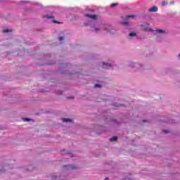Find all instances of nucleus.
Listing matches in <instances>:
<instances>
[{
  "label": "nucleus",
  "instance_id": "nucleus-8",
  "mask_svg": "<svg viewBox=\"0 0 180 180\" xmlns=\"http://www.w3.org/2000/svg\"><path fill=\"white\" fill-rule=\"evenodd\" d=\"M129 36H130V37H133L134 36H136V33H134V32H131L129 34Z\"/></svg>",
  "mask_w": 180,
  "mask_h": 180
},
{
  "label": "nucleus",
  "instance_id": "nucleus-14",
  "mask_svg": "<svg viewBox=\"0 0 180 180\" xmlns=\"http://www.w3.org/2000/svg\"><path fill=\"white\" fill-rule=\"evenodd\" d=\"M47 19H53L54 18V17L53 16H46Z\"/></svg>",
  "mask_w": 180,
  "mask_h": 180
},
{
  "label": "nucleus",
  "instance_id": "nucleus-15",
  "mask_svg": "<svg viewBox=\"0 0 180 180\" xmlns=\"http://www.w3.org/2000/svg\"><path fill=\"white\" fill-rule=\"evenodd\" d=\"M122 25H129V22H122Z\"/></svg>",
  "mask_w": 180,
  "mask_h": 180
},
{
  "label": "nucleus",
  "instance_id": "nucleus-5",
  "mask_svg": "<svg viewBox=\"0 0 180 180\" xmlns=\"http://www.w3.org/2000/svg\"><path fill=\"white\" fill-rule=\"evenodd\" d=\"M110 141H117V136H113L110 138Z\"/></svg>",
  "mask_w": 180,
  "mask_h": 180
},
{
  "label": "nucleus",
  "instance_id": "nucleus-21",
  "mask_svg": "<svg viewBox=\"0 0 180 180\" xmlns=\"http://www.w3.org/2000/svg\"><path fill=\"white\" fill-rule=\"evenodd\" d=\"M105 179H109L106 178Z\"/></svg>",
  "mask_w": 180,
  "mask_h": 180
},
{
  "label": "nucleus",
  "instance_id": "nucleus-10",
  "mask_svg": "<svg viewBox=\"0 0 180 180\" xmlns=\"http://www.w3.org/2000/svg\"><path fill=\"white\" fill-rule=\"evenodd\" d=\"M127 19H129V18H134V15H127Z\"/></svg>",
  "mask_w": 180,
  "mask_h": 180
},
{
  "label": "nucleus",
  "instance_id": "nucleus-13",
  "mask_svg": "<svg viewBox=\"0 0 180 180\" xmlns=\"http://www.w3.org/2000/svg\"><path fill=\"white\" fill-rule=\"evenodd\" d=\"M24 120L25 122H30V119H29V118H25Z\"/></svg>",
  "mask_w": 180,
  "mask_h": 180
},
{
  "label": "nucleus",
  "instance_id": "nucleus-19",
  "mask_svg": "<svg viewBox=\"0 0 180 180\" xmlns=\"http://www.w3.org/2000/svg\"><path fill=\"white\" fill-rule=\"evenodd\" d=\"M165 131V133H168V131Z\"/></svg>",
  "mask_w": 180,
  "mask_h": 180
},
{
  "label": "nucleus",
  "instance_id": "nucleus-16",
  "mask_svg": "<svg viewBox=\"0 0 180 180\" xmlns=\"http://www.w3.org/2000/svg\"><path fill=\"white\" fill-rule=\"evenodd\" d=\"M53 23H61V22H58V21H57L56 20H53Z\"/></svg>",
  "mask_w": 180,
  "mask_h": 180
},
{
  "label": "nucleus",
  "instance_id": "nucleus-12",
  "mask_svg": "<svg viewBox=\"0 0 180 180\" xmlns=\"http://www.w3.org/2000/svg\"><path fill=\"white\" fill-rule=\"evenodd\" d=\"M59 40H60V41H63V40H64V37H60Z\"/></svg>",
  "mask_w": 180,
  "mask_h": 180
},
{
  "label": "nucleus",
  "instance_id": "nucleus-4",
  "mask_svg": "<svg viewBox=\"0 0 180 180\" xmlns=\"http://www.w3.org/2000/svg\"><path fill=\"white\" fill-rule=\"evenodd\" d=\"M156 32L158 33H160V34H162V33H167V31L164 30H157Z\"/></svg>",
  "mask_w": 180,
  "mask_h": 180
},
{
  "label": "nucleus",
  "instance_id": "nucleus-1",
  "mask_svg": "<svg viewBox=\"0 0 180 180\" xmlns=\"http://www.w3.org/2000/svg\"><path fill=\"white\" fill-rule=\"evenodd\" d=\"M148 12H158V7L154 6L148 9Z\"/></svg>",
  "mask_w": 180,
  "mask_h": 180
},
{
  "label": "nucleus",
  "instance_id": "nucleus-20",
  "mask_svg": "<svg viewBox=\"0 0 180 180\" xmlns=\"http://www.w3.org/2000/svg\"><path fill=\"white\" fill-rule=\"evenodd\" d=\"M146 121L143 120V122H146Z\"/></svg>",
  "mask_w": 180,
  "mask_h": 180
},
{
  "label": "nucleus",
  "instance_id": "nucleus-7",
  "mask_svg": "<svg viewBox=\"0 0 180 180\" xmlns=\"http://www.w3.org/2000/svg\"><path fill=\"white\" fill-rule=\"evenodd\" d=\"M117 5H119V4L117 3H113L110 5L111 8H115V6H117Z\"/></svg>",
  "mask_w": 180,
  "mask_h": 180
},
{
  "label": "nucleus",
  "instance_id": "nucleus-6",
  "mask_svg": "<svg viewBox=\"0 0 180 180\" xmlns=\"http://www.w3.org/2000/svg\"><path fill=\"white\" fill-rule=\"evenodd\" d=\"M9 32H12V30L6 29L3 30V33H9Z\"/></svg>",
  "mask_w": 180,
  "mask_h": 180
},
{
  "label": "nucleus",
  "instance_id": "nucleus-11",
  "mask_svg": "<svg viewBox=\"0 0 180 180\" xmlns=\"http://www.w3.org/2000/svg\"><path fill=\"white\" fill-rule=\"evenodd\" d=\"M94 88H101L100 84H96L94 85Z\"/></svg>",
  "mask_w": 180,
  "mask_h": 180
},
{
  "label": "nucleus",
  "instance_id": "nucleus-17",
  "mask_svg": "<svg viewBox=\"0 0 180 180\" xmlns=\"http://www.w3.org/2000/svg\"><path fill=\"white\" fill-rule=\"evenodd\" d=\"M166 4H167V3L165 2V1H162V5H163V6H164V5H166Z\"/></svg>",
  "mask_w": 180,
  "mask_h": 180
},
{
  "label": "nucleus",
  "instance_id": "nucleus-18",
  "mask_svg": "<svg viewBox=\"0 0 180 180\" xmlns=\"http://www.w3.org/2000/svg\"><path fill=\"white\" fill-rule=\"evenodd\" d=\"M98 30H99V29L95 28V32H98Z\"/></svg>",
  "mask_w": 180,
  "mask_h": 180
},
{
  "label": "nucleus",
  "instance_id": "nucleus-9",
  "mask_svg": "<svg viewBox=\"0 0 180 180\" xmlns=\"http://www.w3.org/2000/svg\"><path fill=\"white\" fill-rule=\"evenodd\" d=\"M63 122H72L71 119H63Z\"/></svg>",
  "mask_w": 180,
  "mask_h": 180
},
{
  "label": "nucleus",
  "instance_id": "nucleus-3",
  "mask_svg": "<svg viewBox=\"0 0 180 180\" xmlns=\"http://www.w3.org/2000/svg\"><path fill=\"white\" fill-rule=\"evenodd\" d=\"M103 68H108L109 67H112V65L110 63H103Z\"/></svg>",
  "mask_w": 180,
  "mask_h": 180
},
{
  "label": "nucleus",
  "instance_id": "nucleus-2",
  "mask_svg": "<svg viewBox=\"0 0 180 180\" xmlns=\"http://www.w3.org/2000/svg\"><path fill=\"white\" fill-rule=\"evenodd\" d=\"M86 16V18H90V19H95L96 18V15L94 14H87Z\"/></svg>",
  "mask_w": 180,
  "mask_h": 180
}]
</instances>
